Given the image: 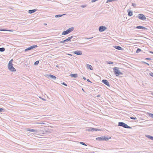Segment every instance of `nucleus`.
<instances>
[{
  "label": "nucleus",
  "instance_id": "25",
  "mask_svg": "<svg viewBox=\"0 0 153 153\" xmlns=\"http://www.w3.org/2000/svg\"><path fill=\"white\" fill-rule=\"evenodd\" d=\"M37 124H40L41 125L45 124V123H44L41 122H38L36 123Z\"/></svg>",
  "mask_w": 153,
  "mask_h": 153
},
{
  "label": "nucleus",
  "instance_id": "14",
  "mask_svg": "<svg viewBox=\"0 0 153 153\" xmlns=\"http://www.w3.org/2000/svg\"><path fill=\"white\" fill-rule=\"evenodd\" d=\"M96 140L99 141H103L104 140V137L102 136L100 137H98L96 138Z\"/></svg>",
  "mask_w": 153,
  "mask_h": 153
},
{
  "label": "nucleus",
  "instance_id": "15",
  "mask_svg": "<svg viewBox=\"0 0 153 153\" xmlns=\"http://www.w3.org/2000/svg\"><path fill=\"white\" fill-rule=\"evenodd\" d=\"M36 11V9H33L31 10H29L28 11V13L29 14H31L32 13L35 12Z\"/></svg>",
  "mask_w": 153,
  "mask_h": 153
},
{
  "label": "nucleus",
  "instance_id": "48",
  "mask_svg": "<svg viewBox=\"0 0 153 153\" xmlns=\"http://www.w3.org/2000/svg\"><path fill=\"white\" fill-rule=\"evenodd\" d=\"M83 79L84 80H85L86 79V78L85 77H83Z\"/></svg>",
  "mask_w": 153,
  "mask_h": 153
},
{
  "label": "nucleus",
  "instance_id": "35",
  "mask_svg": "<svg viewBox=\"0 0 153 153\" xmlns=\"http://www.w3.org/2000/svg\"><path fill=\"white\" fill-rule=\"evenodd\" d=\"M80 143L82 145H83L86 146V144H85V143H83V142H80Z\"/></svg>",
  "mask_w": 153,
  "mask_h": 153
},
{
  "label": "nucleus",
  "instance_id": "47",
  "mask_svg": "<svg viewBox=\"0 0 153 153\" xmlns=\"http://www.w3.org/2000/svg\"><path fill=\"white\" fill-rule=\"evenodd\" d=\"M87 80L88 82H91L89 79H87Z\"/></svg>",
  "mask_w": 153,
  "mask_h": 153
},
{
  "label": "nucleus",
  "instance_id": "39",
  "mask_svg": "<svg viewBox=\"0 0 153 153\" xmlns=\"http://www.w3.org/2000/svg\"><path fill=\"white\" fill-rule=\"evenodd\" d=\"M143 63H144V64H147V65H148L149 66V65H149V63H146V62H143Z\"/></svg>",
  "mask_w": 153,
  "mask_h": 153
},
{
  "label": "nucleus",
  "instance_id": "19",
  "mask_svg": "<svg viewBox=\"0 0 153 153\" xmlns=\"http://www.w3.org/2000/svg\"><path fill=\"white\" fill-rule=\"evenodd\" d=\"M69 33L68 32V31L67 30L66 31H64L62 33V35H65L68 34Z\"/></svg>",
  "mask_w": 153,
  "mask_h": 153
},
{
  "label": "nucleus",
  "instance_id": "56",
  "mask_svg": "<svg viewBox=\"0 0 153 153\" xmlns=\"http://www.w3.org/2000/svg\"><path fill=\"white\" fill-rule=\"evenodd\" d=\"M45 133H43V134H45Z\"/></svg>",
  "mask_w": 153,
  "mask_h": 153
},
{
  "label": "nucleus",
  "instance_id": "57",
  "mask_svg": "<svg viewBox=\"0 0 153 153\" xmlns=\"http://www.w3.org/2000/svg\"><path fill=\"white\" fill-rule=\"evenodd\" d=\"M143 152V153H144L145 152Z\"/></svg>",
  "mask_w": 153,
  "mask_h": 153
},
{
  "label": "nucleus",
  "instance_id": "41",
  "mask_svg": "<svg viewBox=\"0 0 153 153\" xmlns=\"http://www.w3.org/2000/svg\"><path fill=\"white\" fill-rule=\"evenodd\" d=\"M45 133H50V132H49V131H48V130H45Z\"/></svg>",
  "mask_w": 153,
  "mask_h": 153
},
{
  "label": "nucleus",
  "instance_id": "52",
  "mask_svg": "<svg viewBox=\"0 0 153 153\" xmlns=\"http://www.w3.org/2000/svg\"><path fill=\"white\" fill-rule=\"evenodd\" d=\"M44 25H47V24H46V23H44Z\"/></svg>",
  "mask_w": 153,
  "mask_h": 153
},
{
  "label": "nucleus",
  "instance_id": "17",
  "mask_svg": "<svg viewBox=\"0 0 153 153\" xmlns=\"http://www.w3.org/2000/svg\"><path fill=\"white\" fill-rule=\"evenodd\" d=\"M74 29V27H71V28H69L67 30L68 31L69 33H71V31H72Z\"/></svg>",
  "mask_w": 153,
  "mask_h": 153
},
{
  "label": "nucleus",
  "instance_id": "7",
  "mask_svg": "<svg viewBox=\"0 0 153 153\" xmlns=\"http://www.w3.org/2000/svg\"><path fill=\"white\" fill-rule=\"evenodd\" d=\"M47 77L49 78L52 79L53 80H55L56 78V77L55 76L51 75V74H48L47 75Z\"/></svg>",
  "mask_w": 153,
  "mask_h": 153
},
{
  "label": "nucleus",
  "instance_id": "6",
  "mask_svg": "<svg viewBox=\"0 0 153 153\" xmlns=\"http://www.w3.org/2000/svg\"><path fill=\"white\" fill-rule=\"evenodd\" d=\"M107 29V28L104 26H100L99 28V31L100 32H103Z\"/></svg>",
  "mask_w": 153,
  "mask_h": 153
},
{
  "label": "nucleus",
  "instance_id": "38",
  "mask_svg": "<svg viewBox=\"0 0 153 153\" xmlns=\"http://www.w3.org/2000/svg\"><path fill=\"white\" fill-rule=\"evenodd\" d=\"M62 84L63 85H64L65 86H67V84L66 83H65V82H64L62 83Z\"/></svg>",
  "mask_w": 153,
  "mask_h": 153
},
{
  "label": "nucleus",
  "instance_id": "50",
  "mask_svg": "<svg viewBox=\"0 0 153 153\" xmlns=\"http://www.w3.org/2000/svg\"><path fill=\"white\" fill-rule=\"evenodd\" d=\"M100 95H97V97H100Z\"/></svg>",
  "mask_w": 153,
  "mask_h": 153
},
{
  "label": "nucleus",
  "instance_id": "32",
  "mask_svg": "<svg viewBox=\"0 0 153 153\" xmlns=\"http://www.w3.org/2000/svg\"><path fill=\"white\" fill-rule=\"evenodd\" d=\"M116 0H108L106 2V3H108L109 2H111L112 1H114Z\"/></svg>",
  "mask_w": 153,
  "mask_h": 153
},
{
  "label": "nucleus",
  "instance_id": "54",
  "mask_svg": "<svg viewBox=\"0 0 153 153\" xmlns=\"http://www.w3.org/2000/svg\"><path fill=\"white\" fill-rule=\"evenodd\" d=\"M42 100H45L44 99H42Z\"/></svg>",
  "mask_w": 153,
  "mask_h": 153
},
{
  "label": "nucleus",
  "instance_id": "28",
  "mask_svg": "<svg viewBox=\"0 0 153 153\" xmlns=\"http://www.w3.org/2000/svg\"><path fill=\"white\" fill-rule=\"evenodd\" d=\"M91 129H92V131H97L99 130H98L97 128H92Z\"/></svg>",
  "mask_w": 153,
  "mask_h": 153
},
{
  "label": "nucleus",
  "instance_id": "8",
  "mask_svg": "<svg viewBox=\"0 0 153 153\" xmlns=\"http://www.w3.org/2000/svg\"><path fill=\"white\" fill-rule=\"evenodd\" d=\"M102 82L107 86L110 87L109 82L106 79H103L102 80Z\"/></svg>",
  "mask_w": 153,
  "mask_h": 153
},
{
  "label": "nucleus",
  "instance_id": "59",
  "mask_svg": "<svg viewBox=\"0 0 153 153\" xmlns=\"http://www.w3.org/2000/svg\"><path fill=\"white\" fill-rule=\"evenodd\" d=\"M147 121V120H146V121H145V122H146V121Z\"/></svg>",
  "mask_w": 153,
  "mask_h": 153
},
{
  "label": "nucleus",
  "instance_id": "18",
  "mask_svg": "<svg viewBox=\"0 0 153 153\" xmlns=\"http://www.w3.org/2000/svg\"><path fill=\"white\" fill-rule=\"evenodd\" d=\"M86 67L88 69H90L91 70H93L92 67L91 65L87 64Z\"/></svg>",
  "mask_w": 153,
  "mask_h": 153
},
{
  "label": "nucleus",
  "instance_id": "34",
  "mask_svg": "<svg viewBox=\"0 0 153 153\" xmlns=\"http://www.w3.org/2000/svg\"><path fill=\"white\" fill-rule=\"evenodd\" d=\"M13 65V63H12L9 62L8 65V67L10 66L11 65Z\"/></svg>",
  "mask_w": 153,
  "mask_h": 153
},
{
  "label": "nucleus",
  "instance_id": "45",
  "mask_svg": "<svg viewBox=\"0 0 153 153\" xmlns=\"http://www.w3.org/2000/svg\"><path fill=\"white\" fill-rule=\"evenodd\" d=\"M146 59V60H150L151 59H150V58H146L145 59Z\"/></svg>",
  "mask_w": 153,
  "mask_h": 153
},
{
  "label": "nucleus",
  "instance_id": "42",
  "mask_svg": "<svg viewBox=\"0 0 153 153\" xmlns=\"http://www.w3.org/2000/svg\"><path fill=\"white\" fill-rule=\"evenodd\" d=\"M81 7L83 8H84L86 7V5H82L81 6Z\"/></svg>",
  "mask_w": 153,
  "mask_h": 153
},
{
  "label": "nucleus",
  "instance_id": "21",
  "mask_svg": "<svg viewBox=\"0 0 153 153\" xmlns=\"http://www.w3.org/2000/svg\"><path fill=\"white\" fill-rule=\"evenodd\" d=\"M128 10V15L129 16H132L133 15V12L132 11H129Z\"/></svg>",
  "mask_w": 153,
  "mask_h": 153
},
{
  "label": "nucleus",
  "instance_id": "31",
  "mask_svg": "<svg viewBox=\"0 0 153 153\" xmlns=\"http://www.w3.org/2000/svg\"><path fill=\"white\" fill-rule=\"evenodd\" d=\"M132 6L136 8V7L137 4L135 3H132Z\"/></svg>",
  "mask_w": 153,
  "mask_h": 153
},
{
  "label": "nucleus",
  "instance_id": "58",
  "mask_svg": "<svg viewBox=\"0 0 153 153\" xmlns=\"http://www.w3.org/2000/svg\"><path fill=\"white\" fill-rule=\"evenodd\" d=\"M143 152V153H144L145 152Z\"/></svg>",
  "mask_w": 153,
  "mask_h": 153
},
{
  "label": "nucleus",
  "instance_id": "37",
  "mask_svg": "<svg viewBox=\"0 0 153 153\" xmlns=\"http://www.w3.org/2000/svg\"><path fill=\"white\" fill-rule=\"evenodd\" d=\"M108 63L109 64H113V62H112L109 61L108 62Z\"/></svg>",
  "mask_w": 153,
  "mask_h": 153
},
{
  "label": "nucleus",
  "instance_id": "36",
  "mask_svg": "<svg viewBox=\"0 0 153 153\" xmlns=\"http://www.w3.org/2000/svg\"><path fill=\"white\" fill-rule=\"evenodd\" d=\"M149 74L151 76L153 77V73L152 72H150L149 73Z\"/></svg>",
  "mask_w": 153,
  "mask_h": 153
},
{
  "label": "nucleus",
  "instance_id": "4",
  "mask_svg": "<svg viewBox=\"0 0 153 153\" xmlns=\"http://www.w3.org/2000/svg\"><path fill=\"white\" fill-rule=\"evenodd\" d=\"M37 47V45H33L31 46L28 47V48L26 49L25 50V51H30V50L34 48H36Z\"/></svg>",
  "mask_w": 153,
  "mask_h": 153
},
{
  "label": "nucleus",
  "instance_id": "22",
  "mask_svg": "<svg viewBox=\"0 0 153 153\" xmlns=\"http://www.w3.org/2000/svg\"><path fill=\"white\" fill-rule=\"evenodd\" d=\"M1 31H13V30H6V29H2L1 30H0Z\"/></svg>",
  "mask_w": 153,
  "mask_h": 153
},
{
  "label": "nucleus",
  "instance_id": "26",
  "mask_svg": "<svg viewBox=\"0 0 153 153\" xmlns=\"http://www.w3.org/2000/svg\"><path fill=\"white\" fill-rule=\"evenodd\" d=\"M91 128H92V127H90L86 129L85 130L88 131H92V129Z\"/></svg>",
  "mask_w": 153,
  "mask_h": 153
},
{
  "label": "nucleus",
  "instance_id": "29",
  "mask_svg": "<svg viewBox=\"0 0 153 153\" xmlns=\"http://www.w3.org/2000/svg\"><path fill=\"white\" fill-rule=\"evenodd\" d=\"M108 140H109L108 138L107 137H104V140L107 141Z\"/></svg>",
  "mask_w": 153,
  "mask_h": 153
},
{
  "label": "nucleus",
  "instance_id": "46",
  "mask_svg": "<svg viewBox=\"0 0 153 153\" xmlns=\"http://www.w3.org/2000/svg\"><path fill=\"white\" fill-rule=\"evenodd\" d=\"M13 59H12L11 60H10L9 62H10V63H12V62H13Z\"/></svg>",
  "mask_w": 153,
  "mask_h": 153
},
{
  "label": "nucleus",
  "instance_id": "33",
  "mask_svg": "<svg viewBox=\"0 0 153 153\" xmlns=\"http://www.w3.org/2000/svg\"><path fill=\"white\" fill-rule=\"evenodd\" d=\"M141 50L140 48H138L136 51L137 53H138Z\"/></svg>",
  "mask_w": 153,
  "mask_h": 153
},
{
  "label": "nucleus",
  "instance_id": "1",
  "mask_svg": "<svg viewBox=\"0 0 153 153\" xmlns=\"http://www.w3.org/2000/svg\"><path fill=\"white\" fill-rule=\"evenodd\" d=\"M119 126H122L124 128H131L130 126H128L126 124L123 123V122H119L118 123Z\"/></svg>",
  "mask_w": 153,
  "mask_h": 153
},
{
  "label": "nucleus",
  "instance_id": "12",
  "mask_svg": "<svg viewBox=\"0 0 153 153\" xmlns=\"http://www.w3.org/2000/svg\"><path fill=\"white\" fill-rule=\"evenodd\" d=\"M26 130H27V131H30L31 132H37L38 131L37 130L35 129H30V128H27Z\"/></svg>",
  "mask_w": 153,
  "mask_h": 153
},
{
  "label": "nucleus",
  "instance_id": "40",
  "mask_svg": "<svg viewBox=\"0 0 153 153\" xmlns=\"http://www.w3.org/2000/svg\"><path fill=\"white\" fill-rule=\"evenodd\" d=\"M130 118L131 119H133V120H135L136 119V117H130Z\"/></svg>",
  "mask_w": 153,
  "mask_h": 153
},
{
  "label": "nucleus",
  "instance_id": "43",
  "mask_svg": "<svg viewBox=\"0 0 153 153\" xmlns=\"http://www.w3.org/2000/svg\"><path fill=\"white\" fill-rule=\"evenodd\" d=\"M4 110L2 108H0V112H2Z\"/></svg>",
  "mask_w": 153,
  "mask_h": 153
},
{
  "label": "nucleus",
  "instance_id": "49",
  "mask_svg": "<svg viewBox=\"0 0 153 153\" xmlns=\"http://www.w3.org/2000/svg\"><path fill=\"white\" fill-rule=\"evenodd\" d=\"M82 91H83L84 92H85V91H84V89L83 88H82Z\"/></svg>",
  "mask_w": 153,
  "mask_h": 153
},
{
  "label": "nucleus",
  "instance_id": "13",
  "mask_svg": "<svg viewBox=\"0 0 153 153\" xmlns=\"http://www.w3.org/2000/svg\"><path fill=\"white\" fill-rule=\"evenodd\" d=\"M116 49L120 50H123V49L122 47L118 46H113Z\"/></svg>",
  "mask_w": 153,
  "mask_h": 153
},
{
  "label": "nucleus",
  "instance_id": "55",
  "mask_svg": "<svg viewBox=\"0 0 153 153\" xmlns=\"http://www.w3.org/2000/svg\"><path fill=\"white\" fill-rule=\"evenodd\" d=\"M152 95H153V93L152 94Z\"/></svg>",
  "mask_w": 153,
  "mask_h": 153
},
{
  "label": "nucleus",
  "instance_id": "20",
  "mask_svg": "<svg viewBox=\"0 0 153 153\" xmlns=\"http://www.w3.org/2000/svg\"><path fill=\"white\" fill-rule=\"evenodd\" d=\"M146 137H148V138H149L150 139L153 140V137L148 135H146Z\"/></svg>",
  "mask_w": 153,
  "mask_h": 153
},
{
  "label": "nucleus",
  "instance_id": "11",
  "mask_svg": "<svg viewBox=\"0 0 153 153\" xmlns=\"http://www.w3.org/2000/svg\"><path fill=\"white\" fill-rule=\"evenodd\" d=\"M9 69L11 71L15 72L16 71V69L13 67V65L8 67Z\"/></svg>",
  "mask_w": 153,
  "mask_h": 153
},
{
  "label": "nucleus",
  "instance_id": "30",
  "mask_svg": "<svg viewBox=\"0 0 153 153\" xmlns=\"http://www.w3.org/2000/svg\"><path fill=\"white\" fill-rule=\"evenodd\" d=\"M39 63V61L38 60V61H36V62H34V64L35 65H38Z\"/></svg>",
  "mask_w": 153,
  "mask_h": 153
},
{
  "label": "nucleus",
  "instance_id": "44",
  "mask_svg": "<svg viewBox=\"0 0 153 153\" xmlns=\"http://www.w3.org/2000/svg\"><path fill=\"white\" fill-rule=\"evenodd\" d=\"M93 38V37H92L89 38H85V39H92V38Z\"/></svg>",
  "mask_w": 153,
  "mask_h": 153
},
{
  "label": "nucleus",
  "instance_id": "16",
  "mask_svg": "<svg viewBox=\"0 0 153 153\" xmlns=\"http://www.w3.org/2000/svg\"><path fill=\"white\" fill-rule=\"evenodd\" d=\"M70 76L76 78L78 77V74H70Z\"/></svg>",
  "mask_w": 153,
  "mask_h": 153
},
{
  "label": "nucleus",
  "instance_id": "23",
  "mask_svg": "<svg viewBox=\"0 0 153 153\" xmlns=\"http://www.w3.org/2000/svg\"><path fill=\"white\" fill-rule=\"evenodd\" d=\"M65 14H64L62 15H56L55 16V17L58 18L62 16L65 15Z\"/></svg>",
  "mask_w": 153,
  "mask_h": 153
},
{
  "label": "nucleus",
  "instance_id": "24",
  "mask_svg": "<svg viewBox=\"0 0 153 153\" xmlns=\"http://www.w3.org/2000/svg\"><path fill=\"white\" fill-rule=\"evenodd\" d=\"M5 50V49L4 48H0V52H3Z\"/></svg>",
  "mask_w": 153,
  "mask_h": 153
},
{
  "label": "nucleus",
  "instance_id": "5",
  "mask_svg": "<svg viewBox=\"0 0 153 153\" xmlns=\"http://www.w3.org/2000/svg\"><path fill=\"white\" fill-rule=\"evenodd\" d=\"M73 36H72L71 37H68L67 39H66L63 40V41H60V42L61 43H64L68 41H70L71 39L73 38Z\"/></svg>",
  "mask_w": 153,
  "mask_h": 153
},
{
  "label": "nucleus",
  "instance_id": "3",
  "mask_svg": "<svg viewBox=\"0 0 153 153\" xmlns=\"http://www.w3.org/2000/svg\"><path fill=\"white\" fill-rule=\"evenodd\" d=\"M138 17L140 19L143 20H146V19L145 16L142 14H139Z\"/></svg>",
  "mask_w": 153,
  "mask_h": 153
},
{
  "label": "nucleus",
  "instance_id": "27",
  "mask_svg": "<svg viewBox=\"0 0 153 153\" xmlns=\"http://www.w3.org/2000/svg\"><path fill=\"white\" fill-rule=\"evenodd\" d=\"M149 116L152 118H153V114L151 113H148Z\"/></svg>",
  "mask_w": 153,
  "mask_h": 153
},
{
  "label": "nucleus",
  "instance_id": "2",
  "mask_svg": "<svg viewBox=\"0 0 153 153\" xmlns=\"http://www.w3.org/2000/svg\"><path fill=\"white\" fill-rule=\"evenodd\" d=\"M119 68L117 67H115L113 68V70L114 74L117 76L119 75L120 74H122L123 73L120 72L119 70Z\"/></svg>",
  "mask_w": 153,
  "mask_h": 153
},
{
  "label": "nucleus",
  "instance_id": "51",
  "mask_svg": "<svg viewBox=\"0 0 153 153\" xmlns=\"http://www.w3.org/2000/svg\"><path fill=\"white\" fill-rule=\"evenodd\" d=\"M150 52L151 53H153V52L152 51H150Z\"/></svg>",
  "mask_w": 153,
  "mask_h": 153
},
{
  "label": "nucleus",
  "instance_id": "9",
  "mask_svg": "<svg viewBox=\"0 0 153 153\" xmlns=\"http://www.w3.org/2000/svg\"><path fill=\"white\" fill-rule=\"evenodd\" d=\"M136 28L137 29H143L144 30H148V29L144 27H143L142 26H137L136 27Z\"/></svg>",
  "mask_w": 153,
  "mask_h": 153
},
{
  "label": "nucleus",
  "instance_id": "10",
  "mask_svg": "<svg viewBox=\"0 0 153 153\" xmlns=\"http://www.w3.org/2000/svg\"><path fill=\"white\" fill-rule=\"evenodd\" d=\"M73 53L79 55H81L82 53V51H74Z\"/></svg>",
  "mask_w": 153,
  "mask_h": 153
},
{
  "label": "nucleus",
  "instance_id": "53",
  "mask_svg": "<svg viewBox=\"0 0 153 153\" xmlns=\"http://www.w3.org/2000/svg\"><path fill=\"white\" fill-rule=\"evenodd\" d=\"M56 67H58L59 66H58V65H56Z\"/></svg>",
  "mask_w": 153,
  "mask_h": 153
}]
</instances>
